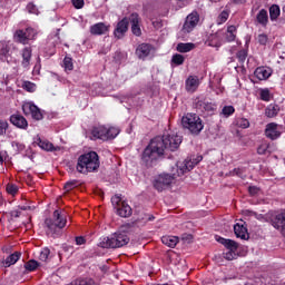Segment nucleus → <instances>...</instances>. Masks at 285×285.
Wrapping results in <instances>:
<instances>
[{
    "label": "nucleus",
    "instance_id": "obj_18",
    "mask_svg": "<svg viewBox=\"0 0 285 285\" xmlns=\"http://www.w3.org/2000/svg\"><path fill=\"white\" fill-rule=\"evenodd\" d=\"M108 32H110V24H106L104 22H98L90 27V33L96 37L108 35Z\"/></svg>",
    "mask_w": 285,
    "mask_h": 285
},
{
    "label": "nucleus",
    "instance_id": "obj_11",
    "mask_svg": "<svg viewBox=\"0 0 285 285\" xmlns=\"http://www.w3.org/2000/svg\"><path fill=\"white\" fill-rule=\"evenodd\" d=\"M265 136L272 140L279 139V137H282V126L275 122L267 124L265 128Z\"/></svg>",
    "mask_w": 285,
    "mask_h": 285
},
{
    "label": "nucleus",
    "instance_id": "obj_31",
    "mask_svg": "<svg viewBox=\"0 0 285 285\" xmlns=\"http://www.w3.org/2000/svg\"><path fill=\"white\" fill-rule=\"evenodd\" d=\"M21 259V253L16 252L11 255H9L6 261H4V266L8 268L10 266H13V264L18 261Z\"/></svg>",
    "mask_w": 285,
    "mask_h": 285
},
{
    "label": "nucleus",
    "instance_id": "obj_64",
    "mask_svg": "<svg viewBox=\"0 0 285 285\" xmlns=\"http://www.w3.org/2000/svg\"><path fill=\"white\" fill-rule=\"evenodd\" d=\"M248 215H254L256 216L257 214H255L254 212H247Z\"/></svg>",
    "mask_w": 285,
    "mask_h": 285
},
{
    "label": "nucleus",
    "instance_id": "obj_61",
    "mask_svg": "<svg viewBox=\"0 0 285 285\" xmlns=\"http://www.w3.org/2000/svg\"><path fill=\"white\" fill-rule=\"evenodd\" d=\"M233 175H237V177H242V169L240 168L234 169Z\"/></svg>",
    "mask_w": 285,
    "mask_h": 285
},
{
    "label": "nucleus",
    "instance_id": "obj_12",
    "mask_svg": "<svg viewBox=\"0 0 285 285\" xmlns=\"http://www.w3.org/2000/svg\"><path fill=\"white\" fill-rule=\"evenodd\" d=\"M0 61H3L4 63H12V61H14L12 53L10 52L9 41H0Z\"/></svg>",
    "mask_w": 285,
    "mask_h": 285
},
{
    "label": "nucleus",
    "instance_id": "obj_28",
    "mask_svg": "<svg viewBox=\"0 0 285 285\" xmlns=\"http://www.w3.org/2000/svg\"><path fill=\"white\" fill-rule=\"evenodd\" d=\"M256 21L259 23V26L266 28V26H268V11L262 9L256 16Z\"/></svg>",
    "mask_w": 285,
    "mask_h": 285
},
{
    "label": "nucleus",
    "instance_id": "obj_40",
    "mask_svg": "<svg viewBox=\"0 0 285 285\" xmlns=\"http://www.w3.org/2000/svg\"><path fill=\"white\" fill-rule=\"evenodd\" d=\"M186 58L184 56L176 53L171 58V63H175V66H181L184 63Z\"/></svg>",
    "mask_w": 285,
    "mask_h": 285
},
{
    "label": "nucleus",
    "instance_id": "obj_53",
    "mask_svg": "<svg viewBox=\"0 0 285 285\" xmlns=\"http://www.w3.org/2000/svg\"><path fill=\"white\" fill-rule=\"evenodd\" d=\"M268 150V145L266 142H263L258 148L257 153L258 155H266V151Z\"/></svg>",
    "mask_w": 285,
    "mask_h": 285
},
{
    "label": "nucleus",
    "instance_id": "obj_13",
    "mask_svg": "<svg viewBox=\"0 0 285 285\" xmlns=\"http://www.w3.org/2000/svg\"><path fill=\"white\" fill-rule=\"evenodd\" d=\"M206 43L210 48H222L224 43V31H217L208 36Z\"/></svg>",
    "mask_w": 285,
    "mask_h": 285
},
{
    "label": "nucleus",
    "instance_id": "obj_25",
    "mask_svg": "<svg viewBox=\"0 0 285 285\" xmlns=\"http://www.w3.org/2000/svg\"><path fill=\"white\" fill-rule=\"evenodd\" d=\"M234 233L236 237H239L240 239H246L248 237V229L244 223H236L234 225Z\"/></svg>",
    "mask_w": 285,
    "mask_h": 285
},
{
    "label": "nucleus",
    "instance_id": "obj_20",
    "mask_svg": "<svg viewBox=\"0 0 285 285\" xmlns=\"http://www.w3.org/2000/svg\"><path fill=\"white\" fill-rule=\"evenodd\" d=\"M153 50H155L153 45L141 43L137 47L136 55L138 59H146V57H148Z\"/></svg>",
    "mask_w": 285,
    "mask_h": 285
},
{
    "label": "nucleus",
    "instance_id": "obj_58",
    "mask_svg": "<svg viewBox=\"0 0 285 285\" xmlns=\"http://www.w3.org/2000/svg\"><path fill=\"white\" fill-rule=\"evenodd\" d=\"M95 281L94 279H83L77 283V285H94Z\"/></svg>",
    "mask_w": 285,
    "mask_h": 285
},
{
    "label": "nucleus",
    "instance_id": "obj_1",
    "mask_svg": "<svg viewBox=\"0 0 285 285\" xmlns=\"http://www.w3.org/2000/svg\"><path fill=\"white\" fill-rule=\"evenodd\" d=\"M179 146H181V136L177 134H167L163 137H156L142 151L141 161L147 166H153V161H157V159L164 155L165 150L175 153Z\"/></svg>",
    "mask_w": 285,
    "mask_h": 285
},
{
    "label": "nucleus",
    "instance_id": "obj_27",
    "mask_svg": "<svg viewBox=\"0 0 285 285\" xmlns=\"http://www.w3.org/2000/svg\"><path fill=\"white\" fill-rule=\"evenodd\" d=\"M116 210L119 217H130V215H132V208L126 202H122Z\"/></svg>",
    "mask_w": 285,
    "mask_h": 285
},
{
    "label": "nucleus",
    "instance_id": "obj_30",
    "mask_svg": "<svg viewBox=\"0 0 285 285\" xmlns=\"http://www.w3.org/2000/svg\"><path fill=\"white\" fill-rule=\"evenodd\" d=\"M225 41L232 42L237 38V27L229 26L226 33L224 32Z\"/></svg>",
    "mask_w": 285,
    "mask_h": 285
},
{
    "label": "nucleus",
    "instance_id": "obj_34",
    "mask_svg": "<svg viewBox=\"0 0 285 285\" xmlns=\"http://www.w3.org/2000/svg\"><path fill=\"white\" fill-rule=\"evenodd\" d=\"M278 112L279 106L277 105H268L267 108L265 109V115L269 118L277 117Z\"/></svg>",
    "mask_w": 285,
    "mask_h": 285
},
{
    "label": "nucleus",
    "instance_id": "obj_22",
    "mask_svg": "<svg viewBox=\"0 0 285 285\" xmlns=\"http://www.w3.org/2000/svg\"><path fill=\"white\" fill-rule=\"evenodd\" d=\"M196 108H198V110H202L203 112H215V110H217V105L208 100H199L196 104Z\"/></svg>",
    "mask_w": 285,
    "mask_h": 285
},
{
    "label": "nucleus",
    "instance_id": "obj_3",
    "mask_svg": "<svg viewBox=\"0 0 285 285\" xmlns=\"http://www.w3.org/2000/svg\"><path fill=\"white\" fill-rule=\"evenodd\" d=\"M76 168L77 171L82 173V175L95 173V170L99 168V155L95 151H90L79 156Z\"/></svg>",
    "mask_w": 285,
    "mask_h": 285
},
{
    "label": "nucleus",
    "instance_id": "obj_47",
    "mask_svg": "<svg viewBox=\"0 0 285 285\" xmlns=\"http://www.w3.org/2000/svg\"><path fill=\"white\" fill-rule=\"evenodd\" d=\"M27 10L30 14H39V8H37L32 2L27 4Z\"/></svg>",
    "mask_w": 285,
    "mask_h": 285
},
{
    "label": "nucleus",
    "instance_id": "obj_7",
    "mask_svg": "<svg viewBox=\"0 0 285 285\" xmlns=\"http://www.w3.org/2000/svg\"><path fill=\"white\" fill-rule=\"evenodd\" d=\"M203 159L204 158L202 156H197L194 159H186L183 163H177L176 176L181 177V175H186V173H190V170H193V168H195V166H197V164H199V161H202Z\"/></svg>",
    "mask_w": 285,
    "mask_h": 285
},
{
    "label": "nucleus",
    "instance_id": "obj_36",
    "mask_svg": "<svg viewBox=\"0 0 285 285\" xmlns=\"http://www.w3.org/2000/svg\"><path fill=\"white\" fill-rule=\"evenodd\" d=\"M119 132H121V130H119V127H107V140L115 139V137H117Z\"/></svg>",
    "mask_w": 285,
    "mask_h": 285
},
{
    "label": "nucleus",
    "instance_id": "obj_6",
    "mask_svg": "<svg viewBox=\"0 0 285 285\" xmlns=\"http://www.w3.org/2000/svg\"><path fill=\"white\" fill-rule=\"evenodd\" d=\"M175 177H177V174H161L154 180V188L158 190V193H164L170 184H173Z\"/></svg>",
    "mask_w": 285,
    "mask_h": 285
},
{
    "label": "nucleus",
    "instance_id": "obj_19",
    "mask_svg": "<svg viewBox=\"0 0 285 285\" xmlns=\"http://www.w3.org/2000/svg\"><path fill=\"white\" fill-rule=\"evenodd\" d=\"M126 32H128V18H124L117 23L114 35L117 39H121Z\"/></svg>",
    "mask_w": 285,
    "mask_h": 285
},
{
    "label": "nucleus",
    "instance_id": "obj_9",
    "mask_svg": "<svg viewBox=\"0 0 285 285\" xmlns=\"http://www.w3.org/2000/svg\"><path fill=\"white\" fill-rule=\"evenodd\" d=\"M197 23H199V14L197 12H191L187 16L185 23L183 26L181 32L184 35H188L197 28Z\"/></svg>",
    "mask_w": 285,
    "mask_h": 285
},
{
    "label": "nucleus",
    "instance_id": "obj_49",
    "mask_svg": "<svg viewBox=\"0 0 285 285\" xmlns=\"http://www.w3.org/2000/svg\"><path fill=\"white\" fill-rule=\"evenodd\" d=\"M237 126H238L239 128H249V127H250V122H249L248 119H246V118H239V119L237 120Z\"/></svg>",
    "mask_w": 285,
    "mask_h": 285
},
{
    "label": "nucleus",
    "instance_id": "obj_41",
    "mask_svg": "<svg viewBox=\"0 0 285 285\" xmlns=\"http://www.w3.org/2000/svg\"><path fill=\"white\" fill-rule=\"evenodd\" d=\"M235 114V107L233 106H225L223 107L222 115L223 117H230V115Z\"/></svg>",
    "mask_w": 285,
    "mask_h": 285
},
{
    "label": "nucleus",
    "instance_id": "obj_14",
    "mask_svg": "<svg viewBox=\"0 0 285 285\" xmlns=\"http://www.w3.org/2000/svg\"><path fill=\"white\" fill-rule=\"evenodd\" d=\"M200 83L202 80H199L198 76H189L185 80V90L190 94L197 92V88H199Z\"/></svg>",
    "mask_w": 285,
    "mask_h": 285
},
{
    "label": "nucleus",
    "instance_id": "obj_56",
    "mask_svg": "<svg viewBox=\"0 0 285 285\" xmlns=\"http://www.w3.org/2000/svg\"><path fill=\"white\" fill-rule=\"evenodd\" d=\"M76 186H77V180H71V181L66 183L65 189L72 190V188H75Z\"/></svg>",
    "mask_w": 285,
    "mask_h": 285
},
{
    "label": "nucleus",
    "instance_id": "obj_16",
    "mask_svg": "<svg viewBox=\"0 0 285 285\" xmlns=\"http://www.w3.org/2000/svg\"><path fill=\"white\" fill-rule=\"evenodd\" d=\"M129 21L131 23V32L135 35V37H141V27L139 23H141V18H139L138 13H131L129 17Z\"/></svg>",
    "mask_w": 285,
    "mask_h": 285
},
{
    "label": "nucleus",
    "instance_id": "obj_26",
    "mask_svg": "<svg viewBox=\"0 0 285 285\" xmlns=\"http://www.w3.org/2000/svg\"><path fill=\"white\" fill-rule=\"evenodd\" d=\"M35 142L37 144V146H39V148H41V150H46L47 153H52V150H57L52 142L46 139H41L40 137L36 138Z\"/></svg>",
    "mask_w": 285,
    "mask_h": 285
},
{
    "label": "nucleus",
    "instance_id": "obj_50",
    "mask_svg": "<svg viewBox=\"0 0 285 285\" xmlns=\"http://www.w3.org/2000/svg\"><path fill=\"white\" fill-rule=\"evenodd\" d=\"M35 208H36L35 204L30 202H26L24 205L19 206V210H35Z\"/></svg>",
    "mask_w": 285,
    "mask_h": 285
},
{
    "label": "nucleus",
    "instance_id": "obj_4",
    "mask_svg": "<svg viewBox=\"0 0 285 285\" xmlns=\"http://www.w3.org/2000/svg\"><path fill=\"white\" fill-rule=\"evenodd\" d=\"M130 242V238L124 232H116L99 242L100 248H121Z\"/></svg>",
    "mask_w": 285,
    "mask_h": 285
},
{
    "label": "nucleus",
    "instance_id": "obj_54",
    "mask_svg": "<svg viewBox=\"0 0 285 285\" xmlns=\"http://www.w3.org/2000/svg\"><path fill=\"white\" fill-rule=\"evenodd\" d=\"M258 43H261V46H266V43H268V36L264 33L258 35Z\"/></svg>",
    "mask_w": 285,
    "mask_h": 285
},
{
    "label": "nucleus",
    "instance_id": "obj_52",
    "mask_svg": "<svg viewBox=\"0 0 285 285\" xmlns=\"http://www.w3.org/2000/svg\"><path fill=\"white\" fill-rule=\"evenodd\" d=\"M248 57V55L246 53V51L240 50L237 53V59L240 63H244V61H246V58Z\"/></svg>",
    "mask_w": 285,
    "mask_h": 285
},
{
    "label": "nucleus",
    "instance_id": "obj_33",
    "mask_svg": "<svg viewBox=\"0 0 285 285\" xmlns=\"http://www.w3.org/2000/svg\"><path fill=\"white\" fill-rule=\"evenodd\" d=\"M279 14H282V10L279 9V6L273 4L269 8V19H271V21H277V19L279 18Z\"/></svg>",
    "mask_w": 285,
    "mask_h": 285
},
{
    "label": "nucleus",
    "instance_id": "obj_59",
    "mask_svg": "<svg viewBox=\"0 0 285 285\" xmlns=\"http://www.w3.org/2000/svg\"><path fill=\"white\" fill-rule=\"evenodd\" d=\"M248 191H249L250 195H257V193H259V187L250 186L248 188Z\"/></svg>",
    "mask_w": 285,
    "mask_h": 285
},
{
    "label": "nucleus",
    "instance_id": "obj_42",
    "mask_svg": "<svg viewBox=\"0 0 285 285\" xmlns=\"http://www.w3.org/2000/svg\"><path fill=\"white\" fill-rule=\"evenodd\" d=\"M22 88L23 90H27V92H35V90H37V85L30 81H24Z\"/></svg>",
    "mask_w": 285,
    "mask_h": 285
},
{
    "label": "nucleus",
    "instance_id": "obj_32",
    "mask_svg": "<svg viewBox=\"0 0 285 285\" xmlns=\"http://www.w3.org/2000/svg\"><path fill=\"white\" fill-rule=\"evenodd\" d=\"M176 50L178 52H190V50H195V43H193V42H187V43L180 42V43L177 45Z\"/></svg>",
    "mask_w": 285,
    "mask_h": 285
},
{
    "label": "nucleus",
    "instance_id": "obj_48",
    "mask_svg": "<svg viewBox=\"0 0 285 285\" xmlns=\"http://www.w3.org/2000/svg\"><path fill=\"white\" fill-rule=\"evenodd\" d=\"M7 193L9 195H17V193H19V187H17V185L9 184L7 185Z\"/></svg>",
    "mask_w": 285,
    "mask_h": 285
},
{
    "label": "nucleus",
    "instance_id": "obj_29",
    "mask_svg": "<svg viewBox=\"0 0 285 285\" xmlns=\"http://www.w3.org/2000/svg\"><path fill=\"white\" fill-rule=\"evenodd\" d=\"M161 242L165 246H168V248H175L177 244H179V237L177 236H163Z\"/></svg>",
    "mask_w": 285,
    "mask_h": 285
},
{
    "label": "nucleus",
    "instance_id": "obj_2",
    "mask_svg": "<svg viewBox=\"0 0 285 285\" xmlns=\"http://www.w3.org/2000/svg\"><path fill=\"white\" fill-rule=\"evenodd\" d=\"M66 224H68V219L66 218V212L56 209L53 212L52 218H47L45 220V228L47 235H51V237H57V235H59V230L66 228Z\"/></svg>",
    "mask_w": 285,
    "mask_h": 285
},
{
    "label": "nucleus",
    "instance_id": "obj_5",
    "mask_svg": "<svg viewBox=\"0 0 285 285\" xmlns=\"http://www.w3.org/2000/svg\"><path fill=\"white\" fill-rule=\"evenodd\" d=\"M181 124L191 135H199L204 130V121L196 114H187L184 116Z\"/></svg>",
    "mask_w": 285,
    "mask_h": 285
},
{
    "label": "nucleus",
    "instance_id": "obj_8",
    "mask_svg": "<svg viewBox=\"0 0 285 285\" xmlns=\"http://www.w3.org/2000/svg\"><path fill=\"white\" fill-rule=\"evenodd\" d=\"M37 37V30L28 27L24 31L23 30H18L14 33V39L19 43H23V46L28 45V41H32Z\"/></svg>",
    "mask_w": 285,
    "mask_h": 285
},
{
    "label": "nucleus",
    "instance_id": "obj_60",
    "mask_svg": "<svg viewBox=\"0 0 285 285\" xmlns=\"http://www.w3.org/2000/svg\"><path fill=\"white\" fill-rule=\"evenodd\" d=\"M153 26L156 28V30H159V28H161L164 24L161 23V20H154Z\"/></svg>",
    "mask_w": 285,
    "mask_h": 285
},
{
    "label": "nucleus",
    "instance_id": "obj_46",
    "mask_svg": "<svg viewBox=\"0 0 285 285\" xmlns=\"http://www.w3.org/2000/svg\"><path fill=\"white\" fill-rule=\"evenodd\" d=\"M63 67H65V70H72V68H73L72 58L65 57V59H63Z\"/></svg>",
    "mask_w": 285,
    "mask_h": 285
},
{
    "label": "nucleus",
    "instance_id": "obj_21",
    "mask_svg": "<svg viewBox=\"0 0 285 285\" xmlns=\"http://www.w3.org/2000/svg\"><path fill=\"white\" fill-rule=\"evenodd\" d=\"M91 135L94 139H101L102 141H108L106 126L100 125V126L94 127L91 130Z\"/></svg>",
    "mask_w": 285,
    "mask_h": 285
},
{
    "label": "nucleus",
    "instance_id": "obj_37",
    "mask_svg": "<svg viewBox=\"0 0 285 285\" xmlns=\"http://www.w3.org/2000/svg\"><path fill=\"white\" fill-rule=\"evenodd\" d=\"M228 17H230V13L227 10H224L217 18L218 26L226 23V21H228Z\"/></svg>",
    "mask_w": 285,
    "mask_h": 285
},
{
    "label": "nucleus",
    "instance_id": "obj_15",
    "mask_svg": "<svg viewBox=\"0 0 285 285\" xmlns=\"http://www.w3.org/2000/svg\"><path fill=\"white\" fill-rule=\"evenodd\" d=\"M254 76L258 81H266L273 76V69L269 67H258L255 69Z\"/></svg>",
    "mask_w": 285,
    "mask_h": 285
},
{
    "label": "nucleus",
    "instance_id": "obj_23",
    "mask_svg": "<svg viewBox=\"0 0 285 285\" xmlns=\"http://www.w3.org/2000/svg\"><path fill=\"white\" fill-rule=\"evenodd\" d=\"M21 57L22 68H30V61H32V49L30 47H24L21 51Z\"/></svg>",
    "mask_w": 285,
    "mask_h": 285
},
{
    "label": "nucleus",
    "instance_id": "obj_43",
    "mask_svg": "<svg viewBox=\"0 0 285 285\" xmlns=\"http://www.w3.org/2000/svg\"><path fill=\"white\" fill-rule=\"evenodd\" d=\"M225 259L228 262H233L237 257L236 250L227 249L226 253H224Z\"/></svg>",
    "mask_w": 285,
    "mask_h": 285
},
{
    "label": "nucleus",
    "instance_id": "obj_57",
    "mask_svg": "<svg viewBox=\"0 0 285 285\" xmlns=\"http://www.w3.org/2000/svg\"><path fill=\"white\" fill-rule=\"evenodd\" d=\"M76 244L77 246H83V244H86V238H83V236L76 237Z\"/></svg>",
    "mask_w": 285,
    "mask_h": 285
},
{
    "label": "nucleus",
    "instance_id": "obj_51",
    "mask_svg": "<svg viewBox=\"0 0 285 285\" xmlns=\"http://www.w3.org/2000/svg\"><path fill=\"white\" fill-rule=\"evenodd\" d=\"M7 130H8V121L0 120V136L6 135Z\"/></svg>",
    "mask_w": 285,
    "mask_h": 285
},
{
    "label": "nucleus",
    "instance_id": "obj_62",
    "mask_svg": "<svg viewBox=\"0 0 285 285\" xmlns=\"http://www.w3.org/2000/svg\"><path fill=\"white\" fill-rule=\"evenodd\" d=\"M20 216H21V212L19 210L12 212V217H20Z\"/></svg>",
    "mask_w": 285,
    "mask_h": 285
},
{
    "label": "nucleus",
    "instance_id": "obj_63",
    "mask_svg": "<svg viewBox=\"0 0 285 285\" xmlns=\"http://www.w3.org/2000/svg\"><path fill=\"white\" fill-rule=\"evenodd\" d=\"M245 2L246 0H234V3H236L237 6L243 4Z\"/></svg>",
    "mask_w": 285,
    "mask_h": 285
},
{
    "label": "nucleus",
    "instance_id": "obj_35",
    "mask_svg": "<svg viewBox=\"0 0 285 285\" xmlns=\"http://www.w3.org/2000/svg\"><path fill=\"white\" fill-rule=\"evenodd\" d=\"M219 242H220V244H224V246H225V248H227V250H237V248H238V245L235 240L220 238Z\"/></svg>",
    "mask_w": 285,
    "mask_h": 285
},
{
    "label": "nucleus",
    "instance_id": "obj_10",
    "mask_svg": "<svg viewBox=\"0 0 285 285\" xmlns=\"http://www.w3.org/2000/svg\"><path fill=\"white\" fill-rule=\"evenodd\" d=\"M22 111L27 116L31 115L32 119H36L37 121L43 119V115L41 114V109H39V107H37L32 102H24L22 105Z\"/></svg>",
    "mask_w": 285,
    "mask_h": 285
},
{
    "label": "nucleus",
    "instance_id": "obj_24",
    "mask_svg": "<svg viewBox=\"0 0 285 285\" xmlns=\"http://www.w3.org/2000/svg\"><path fill=\"white\" fill-rule=\"evenodd\" d=\"M10 121L13 126L17 128H21L22 130H26L28 128V120L24 119L21 115H13L10 118Z\"/></svg>",
    "mask_w": 285,
    "mask_h": 285
},
{
    "label": "nucleus",
    "instance_id": "obj_38",
    "mask_svg": "<svg viewBox=\"0 0 285 285\" xmlns=\"http://www.w3.org/2000/svg\"><path fill=\"white\" fill-rule=\"evenodd\" d=\"M26 271H37V268H39V262L31 259L29 262L26 263L24 265Z\"/></svg>",
    "mask_w": 285,
    "mask_h": 285
},
{
    "label": "nucleus",
    "instance_id": "obj_17",
    "mask_svg": "<svg viewBox=\"0 0 285 285\" xmlns=\"http://www.w3.org/2000/svg\"><path fill=\"white\" fill-rule=\"evenodd\" d=\"M272 226L276 228V230H279L282 235H285V212L277 214L273 218Z\"/></svg>",
    "mask_w": 285,
    "mask_h": 285
},
{
    "label": "nucleus",
    "instance_id": "obj_39",
    "mask_svg": "<svg viewBox=\"0 0 285 285\" xmlns=\"http://www.w3.org/2000/svg\"><path fill=\"white\" fill-rule=\"evenodd\" d=\"M48 257H50V248L45 247L40 252L39 259L40 262H48Z\"/></svg>",
    "mask_w": 285,
    "mask_h": 285
},
{
    "label": "nucleus",
    "instance_id": "obj_45",
    "mask_svg": "<svg viewBox=\"0 0 285 285\" xmlns=\"http://www.w3.org/2000/svg\"><path fill=\"white\" fill-rule=\"evenodd\" d=\"M122 203L124 202H121L120 196L116 195V196L111 197V204H112L114 208H116V209L119 208Z\"/></svg>",
    "mask_w": 285,
    "mask_h": 285
},
{
    "label": "nucleus",
    "instance_id": "obj_55",
    "mask_svg": "<svg viewBox=\"0 0 285 285\" xmlns=\"http://www.w3.org/2000/svg\"><path fill=\"white\" fill-rule=\"evenodd\" d=\"M71 3L77 10H81L85 6L83 0H71Z\"/></svg>",
    "mask_w": 285,
    "mask_h": 285
},
{
    "label": "nucleus",
    "instance_id": "obj_44",
    "mask_svg": "<svg viewBox=\"0 0 285 285\" xmlns=\"http://www.w3.org/2000/svg\"><path fill=\"white\" fill-rule=\"evenodd\" d=\"M261 99H262V101H271V90L262 89L261 90Z\"/></svg>",
    "mask_w": 285,
    "mask_h": 285
}]
</instances>
